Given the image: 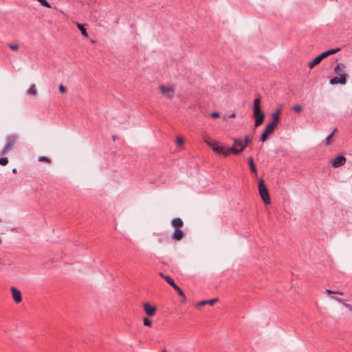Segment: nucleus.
I'll use <instances>...</instances> for the list:
<instances>
[{
	"label": "nucleus",
	"instance_id": "1",
	"mask_svg": "<svg viewBox=\"0 0 352 352\" xmlns=\"http://www.w3.org/2000/svg\"><path fill=\"white\" fill-rule=\"evenodd\" d=\"M280 113L281 109L279 108L277 109L276 111L272 114V120L266 125L264 131L261 136L260 140L261 142H265L268 139V137L274 133L276 126L280 121Z\"/></svg>",
	"mask_w": 352,
	"mask_h": 352
},
{
	"label": "nucleus",
	"instance_id": "2",
	"mask_svg": "<svg viewBox=\"0 0 352 352\" xmlns=\"http://www.w3.org/2000/svg\"><path fill=\"white\" fill-rule=\"evenodd\" d=\"M346 66L344 63H339L334 68V72L337 75L336 76L332 78L329 82L331 85H334L337 84H340L342 85H346V78L348 74L346 73Z\"/></svg>",
	"mask_w": 352,
	"mask_h": 352
},
{
	"label": "nucleus",
	"instance_id": "3",
	"mask_svg": "<svg viewBox=\"0 0 352 352\" xmlns=\"http://www.w3.org/2000/svg\"><path fill=\"white\" fill-rule=\"evenodd\" d=\"M233 146L232 147H225L223 146L221 155L223 157H228L231 153L234 155L240 154L246 147V144H243V141L241 139L234 138Z\"/></svg>",
	"mask_w": 352,
	"mask_h": 352
},
{
	"label": "nucleus",
	"instance_id": "4",
	"mask_svg": "<svg viewBox=\"0 0 352 352\" xmlns=\"http://www.w3.org/2000/svg\"><path fill=\"white\" fill-rule=\"evenodd\" d=\"M253 116L255 119L254 125L256 127L260 126L264 121L265 114L261 110V100L256 98L253 104Z\"/></svg>",
	"mask_w": 352,
	"mask_h": 352
},
{
	"label": "nucleus",
	"instance_id": "5",
	"mask_svg": "<svg viewBox=\"0 0 352 352\" xmlns=\"http://www.w3.org/2000/svg\"><path fill=\"white\" fill-rule=\"evenodd\" d=\"M203 139L217 155H221L223 145L220 142L212 139L207 133L203 135Z\"/></svg>",
	"mask_w": 352,
	"mask_h": 352
},
{
	"label": "nucleus",
	"instance_id": "6",
	"mask_svg": "<svg viewBox=\"0 0 352 352\" xmlns=\"http://www.w3.org/2000/svg\"><path fill=\"white\" fill-rule=\"evenodd\" d=\"M258 191L263 202L265 204H269L270 202V198L263 179H260L258 181Z\"/></svg>",
	"mask_w": 352,
	"mask_h": 352
},
{
	"label": "nucleus",
	"instance_id": "7",
	"mask_svg": "<svg viewBox=\"0 0 352 352\" xmlns=\"http://www.w3.org/2000/svg\"><path fill=\"white\" fill-rule=\"evenodd\" d=\"M17 142V138L14 135H9L6 139V143L3 148L2 151L1 152V155H6L8 152L10 151L12 146L16 143Z\"/></svg>",
	"mask_w": 352,
	"mask_h": 352
},
{
	"label": "nucleus",
	"instance_id": "8",
	"mask_svg": "<svg viewBox=\"0 0 352 352\" xmlns=\"http://www.w3.org/2000/svg\"><path fill=\"white\" fill-rule=\"evenodd\" d=\"M159 89L163 96L168 99H173L175 96V88L173 86L166 87L164 85H160Z\"/></svg>",
	"mask_w": 352,
	"mask_h": 352
},
{
	"label": "nucleus",
	"instance_id": "9",
	"mask_svg": "<svg viewBox=\"0 0 352 352\" xmlns=\"http://www.w3.org/2000/svg\"><path fill=\"white\" fill-rule=\"evenodd\" d=\"M346 159L344 156L340 155L337 156L336 158L332 160L331 165L334 168H338L343 166L346 163Z\"/></svg>",
	"mask_w": 352,
	"mask_h": 352
},
{
	"label": "nucleus",
	"instance_id": "10",
	"mask_svg": "<svg viewBox=\"0 0 352 352\" xmlns=\"http://www.w3.org/2000/svg\"><path fill=\"white\" fill-rule=\"evenodd\" d=\"M340 51V48H336V49H331L327 51H325L318 55L316 57V59L320 63L324 58H327V56L334 54Z\"/></svg>",
	"mask_w": 352,
	"mask_h": 352
},
{
	"label": "nucleus",
	"instance_id": "11",
	"mask_svg": "<svg viewBox=\"0 0 352 352\" xmlns=\"http://www.w3.org/2000/svg\"><path fill=\"white\" fill-rule=\"evenodd\" d=\"M340 51V48H336V49H331L327 51H325L318 55L316 57V59L320 63L324 58H327V56L334 54Z\"/></svg>",
	"mask_w": 352,
	"mask_h": 352
},
{
	"label": "nucleus",
	"instance_id": "12",
	"mask_svg": "<svg viewBox=\"0 0 352 352\" xmlns=\"http://www.w3.org/2000/svg\"><path fill=\"white\" fill-rule=\"evenodd\" d=\"M144 310L148 316H153L156 312V307L151 305L148 302H145L143 305Z\"/></svg>",
	"mask_w": 352,
	"mask_h": 352
},
{
	"label": "nucleus",
	"instance_id": "13",
	"mask_svg": "<svg viewBox=\"0 0 352 352\" xmlns=\"http://www.w3.org/2000/svg\"><path fill=\"white\" fill-rule=\"evenodd\" d=\"M12 295L14 300L16 303H19L22 300L21 292L14 287H11Z\"/></svg>",
	"mask_w": 352,
	"mask_h": 352
},
{
	"label": "nucleus",
	"instance_id": "14",
	"mask_svg": "<svg viewBox=\"0 0 352 352\" xmlns=\"http://www.w3.org/2000/svg\"><path fill=\"white\" fill-rule=\"evenodd\" d=\"M159 276L164 278L170 285H171L175 289H176V283L173 278L170 276L164 274L163 272H160Z\"/></svg>",
	"mask_w": 352,
	"mask_h": 352
},
{
	"label": "nucleus",
	"instance_id": "15",
	"mask_svg": "<svg viewBox=\"0 0 352 352\" xmlns=\"http://www.w3.org/2000/svg\"><path fill=\"white\" fill-rule=\"evenodd\" d=\"M217 300V298H213L208 300H202L198 302L197 305V307H202L205 305H213Z\"/></svg>",
	"mask_w": 352,
	"mask_h": 352
},
{
	"label": "nucleus",
	"instance_id": "16",
	"mask_svg": "<svg viewBox=\"0 0 352 352\" xmlns=\"http://www.w3.org/2000/svg\"><path fill=\"white\" fill-rule=\"evenodd\" d=\"M248 164L250 166L252 172L256 173V168L254 162V160L252 157L248 158Z\"/></svg>",
	"mask_w": 352,
	"mask_h": 352
},
{
	"label": "nucleus",
	"instance_id": "17",
	"mask_svg": "<svg viewBox=\"0 0 352 352\" xmlns=\"http://www.w3.org/2000/svg\"><path fill=\"white\" fill-rule=\"evenodd\" d=\"M76 25H77V27L79 29V30L81 32L82 35L83 36H85V38H87L89 36V35H88V33L87 32L86 29L84 28V26L82 24L78 23H77Z\"/></svg>",
	"mask_w": 352,
	"mask_h": 352
},
{
	"label": "nucleus",
	"instance_id": "18",
	"mask_svg": "<svg viewBox=\"0 0 352 352\" xmlns=\"http://www.w3.org/2000/svg\"><path fill=\"white\" fill-rule=\"evenodd\" d=\"M37 94L35 85H32L28 90V94L36 96Z\"/></svg>",
	"mask_w": 352,
	"mask_h": 352
},
{
	"label": "nucleus",
	"instance_id": "19",
	"mask_svg": "<svg viewBox=\"0 0 352 352\" xmlns=\"http://www.w3.org/2000/svg\"><path fill=\"white\" fill-rule=\"evenodd\" d=\"M320 62L316 58L308 63L309 69L314 68L316 65H318Z\"/></svg>",
	"mask_w": 352,
	"mask_h": 352
},
{
	"label": "nucleus",
	"instance_id": "20",
	"mask_svg": "<svg viewBox=\"0 0 352 352\" xmlns=\"http://www.w3.org/2000/svg\"><path fill=\"white\" fill-rule=\"evenodd\" d=\"M38 160L41 162H46L48 164L51 163V160L47 157L41 156L38 157Z\"/></svg>",
	"mask_w": 352,
	"mask_h": 352
},
{
	"label": "nucleus",
	"instance_id": "21",
	"mask_svg": "<svg viewBox=\"0 0 352 352\" xmlns=\"http://www.w3.org/2000/svg\"><path fill=\"white\" fill-rule=\"evenodd\" d=\"M171 223H172L173 226L175 227V230L173 233V238L174 239H176V224H177L176 218L172 219Z\"/></svg>",
	"mask_w": 352,
	"mask_h": 352
},
{
	"label": "nucleus",
	"instance_id": "22",
	"mask_svg": "<svg viewBox=\"0 0 352 352\" xmlns=\"http://www.w3.org/2000/svg\"><path fill=\"white\" fill-rule=\"evenodd\" d=\"M40 4L44 7L50 8L51 5L46 0H37Z\"/></svg>",
	"mask_w": 352,
	"mask_h": 352
},
{
	"label": "nucleus",
	"instance_id": "23",
	"mask_svg": "<svg viewBox=\"0 0 352 352\" xmlns=\"http://www.w3.org/2000/svg\"><path fill=\"white\" fill-rule=\"evenodd\" d=\"M336 131V129H334V130L332 131V133H331L330 135H329L326 138V139H325V142H326V144H327V145H329V144H330V142H331V138H332V136H333V133H334Z\"/></svg>",
	"mask_w": 352,
	"mask_h": 352
},
{
	"label": "nucleus",
	"instance_id": "24",
	"mask_svg": "<svg viewBox=\"0 0 352 352\" xmlns=\"http://www.w3.org/2000/svg\"><path fill=\"white\" fill-rule=\"evenodd\" d=\"M326 293L327 294H340V295H344V293L342 292H336V291H332L331 289H327L326 290Z\"/></svg>",
	"mask_w": 352,
	"mask_h": 352
},
{
	"label": "nucleus",
	"instance_id": "25",
	"mask_svg": "<svg viewBox=\"0 0 352 352\" xmlns=\"http://www.w3.org/2000/svg\"><path fill=\"white\" fill-rule=\"evenodd\" d=\"M177 296H179V297L182 298V299H181L182 301H184V292L179 287H177Z\"/></svg>",
	"mask_w": 352,
	"mask_h": 352
},
{
	"label": "nucleus",
	"instance_id": "26",
	"mask_svg": "<svg viewBox=\"0 0 352 352\" xmlns=\"http://www.w3.org/2000/svg\"><path fill=\"white\" fill-rule=\"evenodd\" d=\"M8 163V160L7 157L0 158V165L6 166Z\"/></svg>",
	"mask_w": 352,
	"mask_h": 352
},
{
	"label": "nucleus",
	"instance_id": "27",
	"mask_svg": "<svg viewBox=\"0 0 352 352\" xmlns=\"http://www.w3.org/2000/svg\"><path fill=\"white\" fill-rule=\"evenodd\" d=\"M8 47L13 51H16L19 50V45L17 44H9Z\"/></svg>",
	"mask_w": 352,
	"mask_h": 352
},
{
	"label": "nucleus",
	"instance_id": "28",
	"mask_svg": "<svg viewBox=\"0 0 352 352\" xmlns=\"http://www.w3.org/2000/svg\"><path fill=\"white\" fill-rule=\"evenodd\" d=\"M184 236L183 231L179 228L177 229V241L180 240Z\"/></svg>",
	"mask_w": 352,
	"mask_h": 352
},
{
	"label": "nucleus",
	"instance_id": "29",
	"mask_svg": "<svg viewBox=\"0 0 352 352\" xmlns=\"http://www.w3.org/2000/svg\"><path fill=\"white\" fill-rule=\"evenodd\" d=\"M292 109L296 112H300L302 109V107L299 104L294 105Z\"/></svg>",
	"mask_w": 352,
	"mask_h": 352
},
{
	"label": "nucleus",
	"instance_id": "30",
	"mask_svg": "<svg viewBox=\"0 0 352 352\" xmlns=\"http://www.w3.org/2000/svg\"><path fill=\"white\" fill-rule=\"evenodd\" d=\"M143 323L145 326L151 327V322L148 318H144L143 319Z\"/></svg>",
	"mask_w": 352,
	"mask_h": 352
},
{
	"label": "nucleus",
	"instance_id": "31",
	"mask_svg": "<svg viewBox=\"0 0 352 352\" xmlns=\"http://www.w3.org/2000/svg\"><path fill=\"white\" fill-rule=\"evenodd\" d=\"M58 89H59V91L62 94H64L67 91L66 87H65L63 85H60L58 86Z\"/></svg>",
	"mask_w": 352,
	"mask_h": 352
},
{
	"label": "nucleus",
	"instance_id": "32",
	"mask_svg": "<svg viewBox=\"0 0 352 352\" xmlns=\"http://www.w3.org/2000/svg\"><path fill=\"white\" fill-rule=\"evenodd\" d=\"M184 141L182 138L177 137V148L183 145Z\"/></svg>",
	"mask_w": 352,
	"mask_h": 352
},
{
	"label": "nucleus",
	"instance_id": "33",
	"mask_svg": "<svg viewBox=\"0 0 352 352\" xmlns=\"http://www.w3.org/2000/svg\"><path fill=\"white\" fill-rule=\"evenodd\" d=\"M183 226V221L181 219L177 218V229H179Z\"/></svg>",
	"mask_w": 352,
	"mask_h": 352
},
{
	"label": "nucleus",
	"instance_id": "34",
	"mask_svg": "<svg viewBox=\"0 0 352 352\" xmlns=\"http://www.w3.org/2000/svg\"><path fill=\"white\" fill-rule=\"evenodd\" d=\"M210 116L213 118H217L220 116V115L218 112L214 111L210 114Z\"/></svg>",
	"mask_w": 352,
	"mask_h": 352
},
{
	"label": "nucleus",
	"instance_id": "35",
	"mask_svg": "<svg viewBox=\"0 0 352 352\" xmlns=\"http://www.w3.org/2000/svg\"><path fill=\"white\" fill-rule=\"evenodd\" d=\"M243 141V144H246V146H247L248 144L250 143V140L249 137L248 135H246L244 138V140Z\"/></svg>",
	"mask_w": 352,
	"mask_h": 352
},
{
	"label": "nucleus",
	"instance_id": "36",
	"mask_svg": "<svg viewBox=\"0 0 352 352\" xmlns=\"http://www.w3.org/2000/svg\"><path fill=\"white\" fill-rule=\"evenodd\" d=\"M333 298H334L336 300L338 301L339 302H343V299H342V298H337V297H333Z\"/></svg>",
	"mask_w": 352,
	"mask_h": 352
},
{
	"label": "nucleus",
	"instance_id": "37",
	"mask_svg": "<svg viewBox=\"0 0 352 352\" xmlns=\"http://www.w3.org/2000/svg\"><path fill=\"white\" fill-rule=\"evenodd\" d=\"M234 117H235V113H232V114H230V115L229 116V118H234Z\"/></svg>",
	"mask_w": 352,
	"mask_h": 352
},
{
	"label": "nucleus",
	"instance_id": "38",
	"mask_svg": "<svg viewBox=\"0 0 352 352\" xmlns=\"http://www.w3.org/2000/svg\"><path fill=\"white\" fill-rule=\"evenodd\" d=\"M12 172H13V173H16V168H14V169L12 170Z\"/></svg>",
	"mask_w": 352,
	"mask_h": 352
},
{
	"label": "nucleus",
	"instance_id": "39",
	"mask_svg": "<svg viewBox=\"0 0 352 352\" xmlns=\"http://www.w3.org/2000/svg\"><path fill=\"white\" fill-rule=\"evenodd\" d=\"M223 120H224V121H226V120H227V118H226V117H225V118H223Z\"/></svg>",
	"mask_w": 352,
	"mask_h": 352
},
{
	"label": "nucleus",
	"instance_id": "40",
	"mask_svg": "<svg viewBox=\"0 0 352 352\" xmlns=\"http://www.w3.org/2000/svg\"><path fill=\"white\" fill-rule=\"evenodd\" d=\"M164 352H167V351H164Z\"/></svg>",
	"mask_w": 352,
	"mask_h": 352
}]
</instances>
